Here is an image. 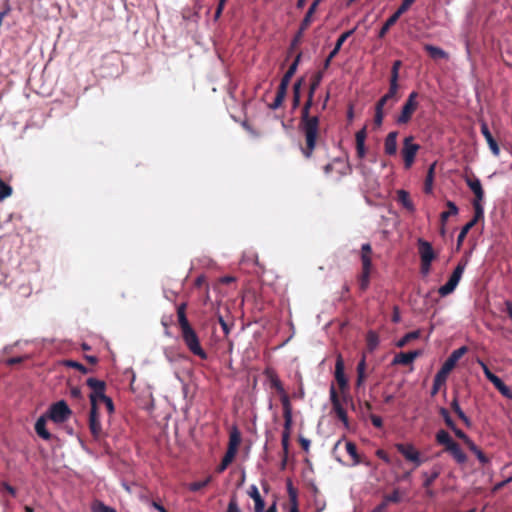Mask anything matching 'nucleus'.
<instances>
[{"label":"nucleus","mask_w":512,"mask_h":512,"mask_svg":"<svg viewBox=\"0 0 512 512\" xmlns=\"http://www.w3.org/2000/svg\"><path fill=\"white\" fill-rule=\"evenodd\" d=\"M400 18L399 15H397L395 12L386 20L384 25L379 31V37L382 38L386 35L388 30L398 21Z\"/></svg>","instance_id":"30"},{"label":"nucleus","mask_w":512,"mask_h":512,"mask_svg":"<svg viewBox=\"0 0 512 512\" xmlns=\"http://www.w3.org/2000/svg\"><path fill=\"white\" fill-rule=\"evenodd\" d=\"M445 451L448 452L458 464L462 465L466 463L467 456L462 451L458 443L454 442L448 446Z\"/></svg>","instance_id":"16"},{"label":"nucleus","mask_w":512,"mask_h":512,"mask_svg":"<svg viewBox=\"0 0 512 512\" xmlns=\"http://www.w3.org/2000/svg\"><path fill=\"white\" fill-rule=\"evenodd\" d=\"M440 415L443 417L446 425L450 428V429H454V421L452 420V418L450 417L449 415V412L445 409V408H441L440 409Z\"/></svg>","instance_id":"56"},{"label":"nucleus","mask_w":512,"mask_h":512,"mask_svg":"<svg viewBox=\"0 0 512 512\" xmlns=\"http://www.w3.org/2000/svg\"><path fill=\"white\" fill-rule=\"evenodd\" d=\"M335 378L339 387L343 390L347 387V378L344 373V362L341 355L337 356L336 364H335Z\"/></svg>","instance_id":"14"},{"label":"nucleus","mask_w":512,"mask_h":512,"mask_svg":"<svg viewBox=\"0 0 512 512\" xmlns=\"http://www.w3.org/2000/svg\"><path fill=\"white\" fill-rule=\"evenodd\" d=\"M185 307V304H181L177 309L178 322L181 330L190 327V324L185 314Z\"/></svg>","instance_id":"35"},{"label":"nucleus","mask_w":512,"mask_h":512,"mask_svg":"<svg viewBox=\"0 0 512 512\" xmlns=\"http://www.w3.org/2000/svg\"><path fill=\"white\" fill-rule=\"evenodd\" d=\"M46 421L47 420L45 416L39 417L35 423V431L39 437L43 438L44 440H49L51 434L46 429Z\"/></svg>","instance_id":"22"},{"label":"nucleus","mask_w":512,"mask_h":512,"mask_svg":"<svg viewBox=\"0 0 512 512\" xmlns=\"http://www.w3.org/2000/svg\"><path fill=\"white\" fill-rule=\"evenodd\" d=\"M212 480V476H208L206 479L202 481L193 482L189 485V489L193 492H196L204 487H206Z\"/></svg>","instance_id":"45"},{"label":"nucleus","mask_w":512,"mask_h":512,"mask_svg":"<svg viewBox=\"0 0 512 512\" xmlns=\"http://www.w3.org/2000/svg\"><path fill=\"white\" fill-rule=\"evenodd\" d=\"M448 375L447 374H442V371L439 370L435 377H434V381H433V388H432V394H436L440 388L441 385H443L445 382H446V379H447Z\"/></svg>","instance_id":"34"},{"label":"nucleus","mask_w":512,"mask_h":512,"mask_svg":"<svg viewBox=\"0 0 512 512\" xmlns=\"http://www.w3.org/2000/svg\"><path fill=\"white\" fill-rule=\"evenodd\" d=\"M396 449L408 461L419 467L425 461L422 459L420 452L411 443H397Z\"/></svg>","instance_id":"5"},{"label":"nucleus","mask_w":512,"mask_h":512,"mask_svg":"<svg viewBox=\"0 0 512 512\" xmlns=\"http://www.w3.org/2000/svg\"><path fill=\"white\" fill-rule=\"evenodd\" d=\"M435 166H436V163H433L428 169L427 176L425 179V187H424V190L426 193L432 192Z\"/></svg>","instance_id":"38"},{"label":"nucleus","mask_w":512,"mask_h":512,"mask_svg":"<svg viewBox=\"0 0 512 512\" xmlns=\"http://www.w3.org/2000/svg\"><path fill=\"white\" fill-rule=\"evenodd\" d=\"M425 50L433 59H448V54L440 47L425 45Z\"/></svg>","instance_id":"24"},{"label":"nucleus","mask_w":512,"mask_h":512,"mask_svg":"<svg viewBox=\"0 0 512 512\" xmlns=\"http://www.w3.org/2000/svg\"><path fill=\"white\" fill-rule=\"evenodd\" d=\"M284 415V431L289 432L292 425V413H283Z\"/></svg>","instance_id":"57"},{"label":"nucleus","mask_w":512,"mask_h":512,"mask_svg":"<svg viewBox=\"0 0 512 512\" xmlns=\"http://www.w3.org/2000/svg\"><path fill=\"white\" fill-rule=\"evenodd\" d=\"M448 211L442 212L440 215V219L442 222V225L445 224V222L448 220L450 216H455L458 214L459 210L454 202L448 201L447 202Z\"/></svg>","instance_id":"29"},{"label":"nucleus","mask_w":512,"mask_h":512,"mask_svg":"<svg viewBox=\"0 0 512 512\" xmlns=\"http://www.w3.org/2000/svg\"><path fill=\"white\" fill-rule=\"evenodd\" d=\"M464 269H465L464 265H461V264L457 265V267L454 269L453 273L449 277L448 282H450L455 287H457V285L460 282L461 277L463 275Z\"/></svg>","instance_id":"32"},{"label":"nucleus","mask_w":512,"mask_h":512,"mask_svg":"<svg viewBox=\"0 0 512 512\" xmlns=\"http://www.w3.org/2000/svg\"><path fill=\"white\" fill-rule=\"evenodd\" d=\"M90 401H91V409L96 408L98 410V405L100 403H103L107 396L105 395V391H99L98 393H91L90 394Z\"/></svg>","instance_id":"33"},{"label":"nucleus","mask_w":512,"mask_h":512,"mask_svg":"<svg viewBox=\"0 0 512 512\" xmlns=\"http://www.w3.org/2000/svg\"><path fill=\"white\" fill-rule=\"evenodd\" d=\"M475 224H476V219H472V220H470L468 223H466V224L462 227V229H461V231H460V233H459V235H458V238H457L458 245H461V244H462V242L464 241V239H465V237H466L467 233L470 231V229H471Z\"/></svg>","instance_id":"42"},{"label":"nucleus","mask_w":512,"mask_h":512,"mask_svg":"<svg viewBox=\"0 0 512 512\" xmlns=\"http://www.w3.org/2000/svg\"><path fill=\"white\" fill-rule=\"evenodd\" d=\"M465 182H466L467 186L471 189V191L474 193V195H475L474 200L483 201L484 191H483L480 180L477 177L466 178Z\"/></svg>","instance_id":"15"},{"label":"nucleus","mask_w":512,"mask_h":512,"mask_svg":"<svg viewBox=\"0 0 512 512\" xmlns=\"http://www.w3.org/2000/svg\"><path fill=\"white\" fill-rule=\"evenodd\" d=\"M272 386L276 389V391L279 393V395H282L283 393H286L283 385L281 384L280 380L278 378H273L271 380Z\"/></svg>","instance_id":"59"},{"label":"nucleus","mask_w":512,"mask_h":512,"mask_svg":"<svg viewBox=\"0 0 512 512\" xmlns=\"http://www.w3.org/2000/svg\"><path fill=\"white\" fill-rule=\"evenodd\" d=\"M248 495L255 502V512H263L265 508L264 500L262 499L256 485H251L248 489Z\"/></svg>","instance_id":"19"},{"label":"nucleus","mask_w":512,"mask_h":512,"mask_svg":"<svg viewBox=\"0 0 512 512\" xmlns=\"http://www.w3.org/2000/svg\"><path fill=\"white\" fill-rule=\"evenodd\" d=\"M70 415L71 410L63 400L56 402L49 409V418L55 423L66 421Z\"/></svg>","instance_id":"6"},{"label":"nucleus","mask_w":512,"mask_h":512,"mask_svg":"<svg viewBox=\"0 0 512 512\" xmlns=\"http://www.w3.org/2000/svg\"><path fill=\"white\" fill-rule=\"evenodd\" d=\"M322 78H323L322 72H318L316 75H314L312 82L310 84V89H309V93L311 94V96L314 95L316 89L318 88V86L320 85V83L322 81Z\"/></svg>","instance_id":"46"},{"label":"nucleus","mask_w":512,"mask_h":512,"mask_svg":"<svg viewBox=\"0 0 512 512\" xmlns=\"http://www.w3.org/2000/svg\"><path fill=\"white\" fill-rule=\"evenodd\" d=\"M400 501H401V496H400L399 490L396 489L391 494L386 495L384 497L383 503H386V506H387L388 503H398Z\"/></svg>","instance_id":"49"},{"label":"nucleus","mask_w":512,"mask_h":512,"mask_svg":"<svg viewBox=\"0 0 512 512\" xmlns=\"http://www.w3.org/2000/svg\"><path fill=\"white\" fill-rule=\"evenodd\" d=\"M182 338L188 347V349L196 356H199L201 359H206L207 354L203 350L200 345L199 338L195 332V330L190 326L185 329H182Z\"/></svg>","instance_id":"3"},{"label":"nucleus","mask_w":512,"mask_h":512,"mask_svg":"<svg viewBox=\"0 0 512 512\" xmlns=\"http://www.w3.org/2000/svg\"><path fill=\"white\" fill-rule=\"evenodd\" d=\"M92 512H117L114 508H111L100 501H95L91 507Z\"/></svg>","instance_id":"44"},{"label":"nucleus","mask_w":512,"mask_h":512,"mask_svg":"<svg viewBox=\"0 0 512 512\" xmlns=\"http://www.w3.org/2000/svg\"><path fill=\"white\" fill-rule=\"evenodd\" d=\"M297 64H298V58L294 61V63H292V65L289 67V69L287 70L285 75L282 77L280 85H279L278 90H277V94L275 96V99L269 105V107L272 110H276V109H278L282 105V103L284 101V98L286 96L287 87H288V85L290 83V79L294 75V73H295V71L297 69Z\"/></svg>","instance_id":"2"},{"label":"nucleus","mask_w":512,"mask_h":512,"mask_svg":"<svg viewBox=\"0 0 512 512\" xmlns=\"http://www.w3.org/2000/svg\"><path fill=\"white\" fill-rule=\"evenodd\" d=\"M227 512H241L240 508L238 507L237 502L232 499L227 507Z\"/></svg>","instance_id":"64"},{"label":"nucleus","mask_w":512,"mask_h":512,"mask_svg":"<svg viewBox=\"0 0 512 512\" xmlns=\"http://www.w3.org/2000/svg\"><path fill=\"white\" fill-rule=\"evenodd\" d=\"M397 137L398 133L396 131H392L385 138L384 151L389 156L395 155L397 152Z\"/></svg>","instance_id":"17"},{"label":"nucleus","mask_w":512,"mask_h":512,"mask_svg":"<svg viewBox=\"0 0 512 512\" xmlns=\"http://www.w3.org/2000/svg\"><path fill=\"white\" fill-rule=\"evenodd\" d=\"M12 194V188L0 178V202Z\"/></svg>","instance_id":"48"},{"label":"nucleus","mask_w":512,"mask_h":512,"mask_svg":"<svg viewBox=\"0 0 512 512\" xmlns=\"http://www.w3.org/2000/svg\"><path fill=\"white\" fill-rule=\"evenodd\" d=\"M333 410L336 413L337 417L343 422L345 427H348V417L345 409L342 406V403H336L333 405Z\"/></svg>","instance_id":"39"},{"label":"nucleus","mask_w":512,"mask_h":512,"mask_svg":"<svg viewBox=\"0 0 512 512\" xmlns=\"http://www.w3.org/2000/svg\"><path fill=\"white\" fill-rule=\"evenodd\" d=\"M416 0H403L401 5L398 7V9L395 11V13L399 16H401L403 13H405L415 2Z\"/></svg>","instance_id":"55"},{"label":"nucleus","mask_w":512,"mask_h":512,"mask_svg":"<svg viewBox=\"0 0 512 512\" xmlns=\"http://www.w3.org/2000/svg\"><path fill=\"white\" fill-rule=\"evenodd\" d=\"M441 466L440 465H434L433 468L431 469V472L430 473H427V472H423V477H424V483H423V486L425 488H428L430 487L433 482L439 477V475L441 474Z\"/></svg>","instance_id":"21"},{"label":"nucleus","mask_w":512,"mask_h":512,"mask_svg":"<svg viewBox=\"0 0 512 512\" xmlns=\"http://www.w3.org/2000/svg\"><path fill=\"white\" fill-rule=\"evenodd\" d=\"M420 355H421L420 350L401 352V353L395 355V357L392 361V364H394V365H409Z\"/></svg>","instance_id":"11"},{"label":"nucleus","mask_w":512,"mask_h":512,"mask_svg":"<svg viewBox=\"0 0 512 512\" xmlns=\"http://www.w3.org/2000/svg\"><path fill=\"white\" fill-rule=\"evenodd\" d=\"M313 96L309 93L307 102L302 110L301 130L303 131L306 139L307 148L303 150L306 157H310L315 146L319 131V118L317 116H310L309 109L312 105Z\"/></svg>","instance_id":"1"},{"label":"nucleus","mask_w":512,"mask_h":512,"mask_svg":"<svg viewBox=\"0 0 512 512\" xmlns=\"http://www.w3.org/2000/svg\"><path fill=\"white\" fill-rule=\"evenodd\" d=\"M467 352V347L462 346L456 350H454L450 356L446 359V361L443 363L442 367L439 369L442 371V374H447L453 370L456 363L459 361V359Z\"/></svg>","instance_id":"8"},{"label":"nucleus","mask_w":512,"mask_h":512,"mask_svg":"<svg viewBox=\"0 0 512 512\" xmlns=\"http://www.w3.org/2000/svg\"><path fill=\"white\" fill-rule=\"evenodd\" d=\"M362 266H363V269H362V274H361V277L359 280V285L362 290H365V289H367V287L369 285L370 270H371V266H372L370 257H368L365 254L362 255Z\"/></svg>","instance_id":"10"},{"label":"nucleus","mask_w":512,"mask_h":512,"mask_svg":"<svg viewBox=\"0 0 512 512\" xmlns=\"http://www.w3.org/2000/svg\"><path fill=\"white\" fill-rule=\"evenodd\" d=\"M355 138H356V143H365V140H366V129L363 128V129L359 130L356 133Z\"/></svg>","instance_id":"63"},{"label":"nucleus","mask_w":512,"mask_h":512,"mask_svg":"<svg viewBox=\"0 0 512 512\" xmlns=\"http://www.w3.org/2000/svg\"><path fill=\"white\" fill-rule=\"evenodd\" d=\"M398 87V83L390 82L389 91L377 102V104H382V106H384L388 100L395 97Z\"/></svg>","instance_id":"31"},{"label":"nucleus","mask_w":512,"mask_h":512,"mask_svg":"<svg viewBox=\"0 0 512 512\" xmlns=\"http://www.w3.org/2000/svg\"><path fill=\"white\" fill-rule=\"evenodd\" d=\"M477 363L480 365V367L482 368L486 378L492 382L497 376L495 374H493L488 366L481 360V359H477Z\"/></svg>","instance_id":"54"},{"label":"nucleus","mask_w":512,"mask_h":512,"mask_svg":"<svg viewBox=\"0 0 512 512\" xmlns=\"http://www.w3.org/2000/svg\"><path fill=\"white\" fill-rule=\"evenodd\" d=\"M379 344V338L376 333L370 331L367 335V347L370 351H373L377 348Z\"/></svg>","instance_id":"43"},{"label":"nucleus","mask_w":512,"mask_h":512,"mask_svg":"<svg viewBox=\"0 0 512 512\" xmlns=\"http://www.w3.org/2000/svg\"><path fill=\"white\" fill-rule=\"evenodd\" d=\"M280 400L283 406V413H292V407L287 393L280 395Z\"/></svg>","instance_id":"51"},{"label":"nucleus","mask_w":512,"mask_h":512,"mask_svg":"<svg viewBox=\"0 0 512 512\" xmlns=\"http://www.w3.org/2000/svg\"><path fill=\"white\" fill-rule=\"evenodd\" d=\"M353 33V30H350V31H347L345 33H343L336 41V44H335V47L333 48V50L330 52V54L328 55V57L326 58L325 60V63H324V67L325 68H328L329 65H330V62L331 60L338 54V52L340 51L343 43L346 41V39Z\"/></svg>","instance_id":"18"},{"label":"nucleus","mask_w":512,"mask_h":512,"mask_svg":"<svg viewBox=\"0 0 512 512\" xmlns=\"http://www.w3.org/2000/svg\"><path fill=\"white\" fill-rule=\"evenodd\" d=\"M300 87H301V81H298L296 82L294 85H293V90H294V102L295 104L297 105L298 102H299V98H300Z\"/></svg>","instance_id":"61"},{"label":"nucleus","mask_w":512,"mask_h":512,"mask_svg":"<svg viewBox=\"0 0 512 512\" xmlns=\"http://www.w3.org/2000/svg\"><path fill=\"white\" fill-rule=\"evenodd\" d=\"M87 385L91 388V393H98L99 391H105V383L95 378H88L86 381Z\"/></svg>","instance_id":"37"},{"label":"nucleus","mask_w":512,"mask_h":512,"mask_svg":"<svg viewBox=\"0 0 512 512\" xmlns=\"http://www.w3.org/2000/svg\"><path fill=\"white\" fill-rule=\"evenodd\" d=\"M383 108H384V106H382V104H376L374 123L378 127L381 126L382 122H383V118H384Z\"/></svg>","instance_id":"47"},{"label":"nucleus","mask_w":512,"mask_h":512,"mask_svg":"<svg viewBox=\"0 0 512 512\" xmlns=\"http://www.w3.org/2000/svg\"><path fill=\"white\" fill-rule=\"evenodd\" d=\"M366 363L363 357L357 365V386H361L365 380Z\"/></svg>","instance_id":"41"},{"label":"nucleus","mask_w":512,"mask_h":512,"mask_svg":"<svg viewBox=\"0 0 512 512\" xmlns=\"http://www.w3.org/2000/svg\"><path fill=\"white\" fill-rule=\"evenodd\" d=\"M240 442H241L240 432L238 431L237 428H233V430L230 432V436H229L228 449L237 452Z\"/></svg>","instance_id":"28"},{"label":"nucleus","mask_w":512,"mask_h":512,"mask_svg":"<svg viewBox=\"0 0 512 512\" xmlns=\"http://www.w3.org/2000/svg\"><path fill=\"white\" fill-rule=\"evenodd\" d=\"M419 254L421 262H432L435 258L434 250L431 244L423 239L418 240Z\"/></svg>","instance_id":"12"},{"label":"nucleus","mask_w":512,"mask_h":512,"mask_svg":"<svg viewBox=\"0 0 512 512\" xmlns=\"http://www.w3.org/2000/svg\"><path fill=\"white\" fill-rule=\"evenodd\" d=\"M455 289L456 287L447 281L443 286L439 288L438 292L442 297H445L451 294Z\"/></svg>","instance_id":"52"},{"label":"nucleus","mask_w":512,"mask_h":512,"mask_svg":"<svg viewBox=\"0 0 512 512\" xmlns=\"http://www.w3.org/2000/svg\"><path fill=\"white\" fill-rule=\"evenodd\" d=\"M466 445L476 455L477 459L482 464H486L488 462V458L484 455V453L476 446V444L472 440H469L468 443H466Z\"/></svg>","instance_id":"36"},{"label":"nucleus","mask_w":512,"mask_h":512,"mask_svg":"<svg viewBox=\"0 0 512 512\" xmlns=\"http://www.w3.org/2000/svg\"><path fill=\"white\" fill-rule=\"evenodd\" d=\"M491 383L504 397L512 399L511 389L507 385H505V383L498 376Z\"/></svg>","instance_id":"27"},{"label":"nucleus","mask_w":512,"mask_h":512,"mask_svg":"<svg viewBox=\"0 0 512 512\" xmlns=\"http://www.w3.org/2000/svg\"><path fill=\"white\" fill-rule=\"evenodd\" d=\"M491 383L504 397L512 399L511 389L507 385H505V383L498 376Z\"/></svg>","instance_id":"26"},{"label":"nucleus","mask_w":512,"mask_h":512,"mask_svg":"<svg viewBox=\"0 0 512 512\" xmlns=\"http://www.w3.org/2000/svg\"><path fill=\"white\" fill-rule=\"evenodd\" d=\"M89 429L95 439H100L102 436V425L96 408L90 410Z\"/></svg>","instance_id":"9"},{"label":"nucleus","mask_w":512,"mask_h":512,"mask_svg":"<svg viewBox=\"0 0 512 512\" xmlns=\"http://www.w3.org/2000/svg\"><path fill=\"white\" fill-rule=\"evenodd\" d=\"M482 201H478V200H474L473 201V207H474V210H475V215H474V218L473 219H476V222L483 217V214H484V209H483V206L481 204Z\"/></svg>","instance_id":"53"},{"label":"nucleus","mask_w":512,"mask_h":512,"mask_svg":"<svg viewBox=\"0 0 512 512\" xmlns=\"http://www.w3.org/2000/svg\"><path fill=\"white\" fill-rule=\"evenodd\" d=\"M481 133L484 136L492 154L494 156L498 157L500 154V148H499L496 140L493 138V136L488 128V125L485 122L481 123Z\"/></svg>","instance_id":"13"},{"label":"nucleus","mask_w":512,"mask_h":512,"mask_svg":"<svg viewBox=\"0 0 512 512\" xmlns=\"http://www.w3.org/2000/svg\"><path fill=\"white\" fill-rule=\"evenodd\" d=\"M419 148L418 144L413 143V138L411 136L404 139L402 155L406 168H410L412 166Z\"/></svg>","instance_id":"7"},{"label":"nucleus","mask_w":512,"mask_h":512,"mask_svg":"<svg viewBox=\"0 0 512 512\" xmlns=\"http://www.w3.org/2000/svg\"><path fill=\"white\" fill-rule=\"evenodd\" d=\"M397 198L399 203L408 211L414 212L415 206L412 202V200L409 197V193L405 190H398L397 191Z\"/></svg>","instance_id":"23"},{"label":"nucleus","mask_w":512,"mask_h":512,"mask_svg":"<svg viewBox=\"0 0 512 512\" xmlns=\"http://www.w3.org/2000/svg\"><path fill=\"white\" fill-rule=\"evenodd\" d=\"M451 407L452 409L454 410V412L459 416H463V410L461 409L460 405H459V402L457 400V398H454L453 401L451 402Z\"/></svg>","instance_id":"60"},{"label":"nucleus","mask_w":512,"mask_h":512,"mask_svg":"<svg viewBox=\"0 0 512 512\" xmlns=\"http://www.w3.org/2000/svg\"><path fill=\"white\" fill-rule=\"evenodd\" d=\"M451 430L455 433V435L458 438L463 440L465 444L468 443L469 440H471L470 437H468V435L466 433H464L462 430L458 429L456 427V425H454V429H451Z\"/></svg>","instance_id":"58"},{"label":"nucleus","mask_w":512,"mask_h":512,"mask_svg":"<svg viewBox=\"0 0 512 512\" xmlns=\"http://www.w3.org/2000/svg\"><path fill=\"white\" fill-rule=\"evenodd\" d=\"M401 67V61L397 60L393 63L392 69H391V78L390 82H396L398 83L399 78V69Z\"/></svg>","instance_id":"50"},{"label":"nucleus","mask_w":512,"mask_h":512,"mask_svg":"<svg viewBox=\"0 0 512 512\" xmlns=\"http://www.w3.org/2000/svg\"><path fill=\"white\" fill-rule=\"evenodd\" d=\"M356 151H357V156L359 158H364L365 155H366V148H365V143H356Z\"/></svg>","instance_id":"62"},{"label":"nucleus","mask_w":512,"mask_h":512,"mask_svg":"<svg viewBox=\"0 0 512 512\" xmlns=\"http://www.w3.org/2000/svg\"><path fill=\"white\" fill-rule=\"evenodd\" d=\"M345 448L352 459L351 466H357L362 462V456L358 454L356 445L351 441H345Z\"/></svg>","instance_id":"20"},{"label":"nucleus","mask_w":512,"mask_h":512,"mask_svg":"<svg viewBox=\"0 0 512 512\" xmlns=\"http://www.w3.org/2000/svg\"><path fill=\"white\" fill-rule=\"evenodd\" d=\"M436 441L438 444L443 445L444 449L453 444L455 441L451 438L450 434L445 430H439L436 433Z\"/></svg>","instance_id":"25"},{"label":"nucleus","mask_w":512,"mask_h":512,"mask_svg":"<svg viewBox=\"0 0 512 512\" xmlns=\"http://www.w3.org/2000/svg\"><path fill=\"white\" fill-rule=\"evenodd\" d=\"M420 331H413L405 334L400 340L397 341L396 346L401 348L404 347L408 342L419 338Z\"/></svg>","instance_id":"40"},{"label":"nucleus","mask_w":512,"mask_h":512,"mask_svg":"<svg viewBox=\"0 0 512 512\" xmlns=\"http://www.w3.org/2000/svg\"><path fill=\"white\" fill-rule=\"evenodd\" d=\"M417 97L418 94L415 91L409 94L405 104L402 107L401 113L396 119L397 124L402 125L410 121L413 113L418 107Z\"/></svg>","instance_id":"4"}]
</instances>
